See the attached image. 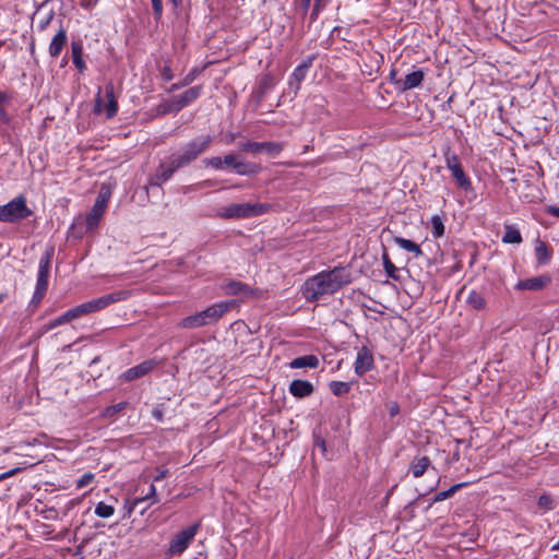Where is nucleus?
<instances>
[{
	"label": "nucleus",
	"instance_id": "obj_1",
	"mask_svg": "<svg viewBox=\"0 0 559 559\" xmlns=\"http://www.w3.org/2000/svg\"><path fill=\"white\" fill-rule=\"evenodd\" d=\"M350 282V272L346 267L335 266L307 278L301 286V294L307 301L313 302L336 293Z\"/></svg>",
	"mask_w": 559,
	"mask_h": 559
},
{
	"label": "nucleus",
	"instance_id": "obj_36",
	"mask_svg": "<svg viewBox=\"0 0 559 559\" xmlns=\"http://www.w3.org/2000/svg\"><path fill=\"white\" fill-rule=\"evenodd\" d=\"M115 513V508L105 502H98L95 507V514L99 518H110Z\"/></svg>",
	"mask_w": 559,
	"mask_h": 559
},
{
	"label": "nucleus",
	"instance_id": "obj_60",
	"mask_svg": "<svg viewBox=\"0 0 559 559\" xmlns=\"http://www.w3.org/2000/svg\"><path fill=\"white\" fill-rule=\"evenodd\" d=\"M5 294H0V304L4 300Z\"/></svg>",
	"mask_w": 559,
	"mask_h": 559
},
{
	"label": "nucleus",
	"instance_id": "obj_21",
	"mask_svg": "<svg viewBox=\"0 0 559 559\" xmlns=\"http://www.w3.org/2000/svg\"><path fill=\"white\" fill-rule=\"evenodd\" d=\"M431 462L427 456H415L409 464V472L415 478L421 477L430 467Z\"/></svg>",
	"mask_w": 559,
	"mask_h": 559
},
{
	"label": "nucleus",
	"instance_id": "obj_52",
	"mask_svg": "<svg viewBox=\"0 0 559 559\" xmlns=\"http://www.w3.org/2000/svg\"><path fill=\"white\" fill-rule=\"evenodd\" d=\"M399 411H400V408H399V405L396 403H392L390 405V407H389V413H390L391 416L397 415Z\"/></svg>",
	"mask_w": 559,
	"mask_h": 559
},
{
	"label": "nucleus",
	"instance_id": "obj_15",
	"mask_svg": "<svg viewBox=\"0 0 559 559\" xmlns=\"http://www.w3.org/2000/svg\"><path fill=\"white\" fill-rule=\"evenodd\" d=\"M229 302H221L201 311L206 325L216 322L226 311L229 310Z\"/></svg>",
	"mask_w": 559,
	"mask_h": 559
},
{
	"label": "nucleus",
	"instance_id": "obj_31",
	"mask_svg": "<svg viewBox=\"0 0 559 559\" xmlns=\"http://www.w3.org/2000/svg\"><path fill=\"white\" fill-rule=\"evenodd\" d=\"M504 243H521L522 236L518 228L507 225L504 227V235L502 237Z\"/></svg>",
	"mask_w": 559,
	"mask_h": 559
},
{
	"label": "nucleus",
	"instance_id": "obj_47",
	"mask_svg": "<svg viewBox=\"0 0 559 559\" xmlns=\"http://www.w3.org/2000/svg\"><path fill=\"white\" fill-rule=\"evenodd\" d=\"M152 1V7H153V11H154V14L156 17H160L162 13H163V2L162 0H151Z\"/></svg>",
	"mask_w": 559,
	"mask_h": 559
},
{
	"label": "nucleus",
	"instance_id": "obj_6",
	"mask_svg": "<svg viewBox=\"0 0 559 559\" xmlns=\"http://www.w3.org/2000/svg\"><path fill=\"white\" fill-rule=\"evenodd\" d=\"M199 531V524H193L174 536V538L169 543L168 552L170 555H180L182 554L193 540L194 536Z\"/></svg>",
	"mask_w": 559,
	"mask_h": 559
},
{
	"label": "nucleus",
	"instance_id": "obj_7",
	"mask_svg": "<svg viewBox=\"0 0 559 559\" xmlns=\"http://www.w3.org/2000/svg\"><path fill=\"white\" fill-rule=\"evenodd\" d=\"M130 292L129 290H120V292H115V293H111V294H108V295H104L99 298H96V299H93V300H90L87 302H84L83 306L86 310V313H92V312H96V311H99V310H103L105 308H107L109 305L111 304H115V302H118V301H122V300H127L129 297H130Z\"/></svg>",
	"mask_w": 559,
	"mask_h": 559
},
{
	"label": "nucleus",
	"instance_id": "obj_19",
	"mask_svg": "<svg viewBox=\"0 0 559 559\" xmlns=\"http://www.w3.org/2000/svg\"><path fill=\"white\" fill-rule=\"evenodd\" d=\"M146 501H150V506L155 504L158 501L157 495H156V488L153 484L150 486V490L145 496L135 498L131 502H127L126 508H127L128 514H131L133 512V510L139 504L146 502Z\"/></svg>",
	"mask_w": 559,
	"mask_h": 559
},
{
	"label": "nucleus",
	"instance_id": "obj_53",
	"mask_svg": "<svg viewBox=\"0 0 559 559\" xmlns=\"http://www.w3.org/2000/svg\"><path fill=\"white\" fill-rule=\"evenodd\" d=\"M153 416H154V418H156L159 421L163 419V413L159 409H154L153 411Z\"/></svg>",
	"mask_w": 559,
	"mask_h": 559
},
{
	"label": "nucleus",
	"instance_id": "obj_14",
	"mask_svg": "<svg viewBox=\"0 0 559 559\" xmlns=\"http://www.w3.org/2000/svg\"><path fill=\"white\" fill-rule=\"evenodd\" d=\"M549 283L550 278L548 276H536L520 281L515 285V288L519 290H540L544 287H546Z\"/></svg>",
	"mask_w": 559,
	"mask_h": 559
},
{
	"label": "nucleus",
	"instance_id": "obj_61",
	"mask_svg": "<svg viewBox=\"0 0 559 559\" xmlns=\"http://www.w3.org/2000/svg\"><path fill=\"white\" fill-rule=\"evenodd\" d=\"M391 75H392V78H395V72H394V71H392V72H391Z\"/></svg>",
	"mask_w": 559,
	"mask_h": 559
},
{
	"label": "nucleus",
	"instance_id": "obj_44",
	"mask_svg": "<svg viewBox=\"0 0 559 559\" xmlns=\"http://www.w3.org/2000/svg\"><path fill=\"white\" fill-rule=\"evenodd\" d=\"M70 312L73 320L87 314L83 304L70 309Z\"/></svg>",
	"mask_w": 559,
	"mask_h": 559
},
{
	"label": "nucleus",
	"instance_id": "obj_51",
	"mask_svg": "<svg viewBox=\"0 0 559 559\" xmlns=\"http://www.w3.org/2000/svg\"><path fill=\"white\" fill-rule=\"evenodd\" d=\"M20 471H21V468H20V467H16V468H12V469H10V471H8V472H5V473H2V474L0 475V480L7 479V478H9V477H11V476L15 475V474H16V473H19Z\"/></svg>",
	"mask_w": 559,
	"mask_h": 559
},
{
	"label": "nucleus",
	"instance_id": "obj_32",
	"mask_svg": "<svg viewBox=\"0 0 559 559\" xmlns=\"http://www.w3.org/2000/svg\"><path fill=\"white\" fill-rule=\"evenodd\" d=\"M329 386L334 395L341 396L350 391L352 383L343 382V381H332V382H330Z\"/></svg>",
	"mask_w": 559,
	"mask_h": 559
},
{
	"label": "nucleus",
	"instance_id": "obj_3",
	"mask_svg": "<svg viewBox=\"0 0 559 559\" xmlns=\"http://www.w3.org/2000/svg\"><path fill=\"white\" fill-rule=\"evenodd\" d=\"M52 255L53 249L50 248L49 250H46L45 253L40 257L38 264L37 282L33 297L29 301V307H33L34 309H36L40 305L48 289L49 272Z\"/></svg>",
	"mask_w": 559,
	"mask_h": 559
},
{
	"label": "nucleus",
	"instance_id": "obj_8",
	"mask_svg": "<svg viewBox=\"0 0 559 559\" xmlns=\"http://www.w3.org/2000/svg\"><path fill=\"white\" fill-rule=\"evenodd\" d=\"M180 168H182V166L174 157V155H171L167 163H162L158 166L155 176L150 180V185L159 187L163 182L167 181L174 175V173H176Z\"/></svg>",
	"mask_w": 559,
	"mask_h": 559
},
{
	"label": "nucleus",
	"instance_id": "obj_23",
	"mask_svg": "<svg viewBox=\"0 0 559 559\" xmlns=\"http://www.w3.org/2000/svg\"><path fill=\"white\" fill-rule=\"evenodd\" d=\"M106 103H105V112L106 118L110 119L112 118L117 111H118V104L115 98L114 87L112 85H109L106 87V94H105Z\"/></svg>",
	"mask_w": 559,
	"mask_h": 559
},
{
	"label": "nucleus",
	"instance_id": "obj_49",
	"mask_svg": "<svg viewBox=\"0 0 559 559\" xmlns=\"http://www.w3.org/2000/svg\"><path fill=\"white\" fill-rule=\"evenodd\" d=\"M162 78H163V80H165V81H170V80H173V78H174V73H173L171 69H170L168 66H165V67L162 69Z\"/></svg>",
	"mask_w": 559,
	"mask_h": 559
},
{
	"label": "nucleus",
	"instance_id": "obj_55",
	"mask_svg": "<svg viewBox=\"0 0 559 559\" xmlns=\"http://www.w3.org/2000/svg\"><path fill=\"white\" fill-rule=\"evenodd\" d=\"M8 99V95L3 92H0V104L4 103Z\"/></svg>",
	"mask_w": 559,
	"mask_h": 559
},
{
	"label": "nucleus",
	"instance_id": "obj_43",
	"mask_svg": "<svg viewBox=\"0 0 559 559\" xmlns=\"http://www.w3.org/2000/svg\"><path fill=\"white\" fill-rule=\"evenodd\" d=\"M105 110V100L100 95V90L98 91V94L95 98V105H94V112L96 115L103 114Z\"/></svg>",
	"mask_w": 559,
	"mask_h": 559
},
{
	"label": "nucleus",
	"instance_id": "obj_39",
	"mask_svg": "<svg viewBox=\"0 0 559 559\" xmlns=\"http://www.w3.org/2000/svg\"><path fill=\"white\" fill-rule=\"evenodd\" d=\"M73 319H72L71 312H70V310H68L67 312H64L63 314H61L60 317H58L57 319L51 321L49 324H47L46 331H49V330L55 329V328H57L59 325L69 323Z\"/></svg>",
	"mask_w": 559,
	"mask_h": 559
},
{
	"label": "nucleus",
	"instance_id": "obj_5",
	"mask_svg": "<svg viewBox=\"0 0 559 559\" xmlns=\"http://www.w3.org/2000/svg\"><path fill=\"white\" fill-rule=\"evenodd\" d=\"M33 211L26 204V198L19 195L4 205H0V222L15 223L29 217Z\"/></svg>",
	"mask_w": 559,
	"mask_h": 559
},
{
	"label": "nucleus",
	"instance_id": "obj_24",
	"mask_svg": "<svg viewBox=\"0 0 559 559\" xmlns=\"http://www.w3.org/2000/svg\"><path fill=\"white\" fill-rule=\"evenodd\" d=\"M466 304L475 310H484L486 308L487 301L484 295L475 289L469 290L466 297Z\"/></svg>",
	"mask_w": 559,
	"mask_h": 559
},
{
	"label": "nucleus",
	"instance_id": "obj_42",
	"mask_svg": "<svg viewBox=\"0 0 559 559\" xmlns=\"http://www.w3.org/2000/svg\"><path fill=\"white\" fill-rule=\"evenodd\" d=\"M204 164H205V166L212 167L214 169H223V167H224L223 158H221L218 156H214V157L204 159Z\"/></svg>",
	"mask_w": 559,
	"mask_h": 559
},
{
	"label": "nucleus",
	"instance_id": "obj_12",
	"mask_svg": "<svg viewBox=\"0 0 559 559\" xmlns=\"http://www.w3.org/2000/svg\"><path fill=\"white\" fill-rule=\"evenodd\" d=\"M155 366H156V362L154 360H152V359L145 360V361L126 370L121 374L120 378L126 382L133 381V380L142 378L145 374H147L148 372H151Z\"/></svg>",
	"mask_w": 559,
	"mask_h": 559
},
{
	"label": "nucleus",
	"instance_id": "obj_25",
	"mask_svg": "<svg viewBox=\"0 0 559 559\" xmlns=\"http://www.w3.org/2000/svg\"><path fill=\"white\" fill-rule=\"evenodd\" d=\"M535 257L539 265H545L550 261L551 250L544 241L537 240L535 246Z\"/></svg>",
	"mask_w": 559,
	"mask_h": 559
},
{
	"label": "nucleus",
	"instance_id": "obj_62",
	"mask_svg": "<svg viewBox=\"0 0 559 559\" xmlns=\"http://www.w3.org/2000/svg\"><path fill=\"white\" fill-rule=\"evenodd\" d=\"M391 75H392V78H395V72H394V71H392V72H391Z\"/></svg>",
	"mask_w": 559,
	"mask_h": 559
},
{
	"label": "nucleus",
	"instance_id": "obj_34",
	"mask_svg": "<svg viewBox=\"0 0 559 559\" xmlns=\"http://www.w3.org/2000/svg\"><path fill=\"white\" fill-rule=\"evenodd\" d=\"M466 485H467L466 483L455 484L452 487H450L448 490L438 492L435 496L433 501L435 502L443 501V500L452 497L457 490H460L461 488H463Z\"/></svg>",
	"mask_w": 559,
	"mask_h": 559
},
{
	"label": "nucleus",
	"instance_id": "obj_37",
	"mask_svg": "<svg viewBox=\"0 0 559 559\" xmlns=\"http://www.w3.org/2000/svg\"><path fill=\"white\" fill-rule=\"evenodd\" d=\"M444 159H445L447 168L450 171L462 166L457 155L455 153L451 152L450 148H448L447 152L444 153Z\"/></svg>",
	"mask_w": 559,
	"mask_h": 559
},
{
	"label": "nucleus",
	"instance_id": "obj_38",
	"mask_svg": "<svg viewBox=\"0 0 559 559\" xmlns=\"http://www.w3.org/2000/svg\"><path fill=\"white\" fill-rule=\"evenodd\" d=\"M537 504L544 511H550L557 506L555 499L549 495H542L538 498Z\"/></svg>",
	"mask_w": 559,
	"mask_h": 559
},
{
	"label": "nucleus",
	"instance_id": "obj_56",
	"mask_svg": "<svg viewBox=\"0 0 559 559\" xmlns=\"http://www.w3.org/2000/svg\"><path fill=\"white\" fill-rule=\"evenodd\" d=\"M180 87H183V86L181 85V83H176V84H174V85L171 86L170 91H175V90H178V88H180Z\"/></svg>",
	"mask_w": 559,
	"mask_h": 559
},
{
	"label": "nucleus",
	"instance_id": "obj_27",
	"mask_svg": "<svg viewBox=\"0 0 559 559\" xmlns=\"http://www.w3.org/2000/svg\"><path fill=\"white\" fill-rule=\"evenodd\" d=\"M451 174H452L453 178L455 179L456 185H457L459 188H461L463 190H471L472 189V181L468 178V176L465 174V171H464L462 166L451 170Z\"/></svg>",
	"mask_w": 559,
	"mask_h": 559
},
{
	"label": "nucleus",
	"instance_id": "obj_2",
	"mask_svg": "<svg viewBox=\"0 0 559 559\" xmlns=\"http://www.w3.org/2000/svg\"><path fill=\"white\" fill-rule=\"evenodd\" d=\"M271 210L269 203H231L219 209L217 215L224 219H245L264 215Z\"/></svg>",
	"mask_w": 559,
	"mask_h": 559
},
{
	"label": "nucleus",
	"instance_id": "obj_26",
	"mask_svg": "<svg viewBox=\"0 0 559 559\" xmlns=\"http://www.w3.org/2000/svg\"><path fill=\"white\" fill-rule=\"evenodd\" d=\"M204 325H206V323L202 312L186 317L178 323V326L182 329H195Z\"/></svg>",
	"mask_w": 559,
	"mask_h": 559
},
{
	"label": "nucleus",
	"instance_id": "obj_33",
	"mask_svg": "<svg viewBox=\"0 0 559 559\" xmlns=\"http://www.w3.org/2000/svg\"><path fill=\"white\" fill-rule=\"evenodd\" d=\"M72 60L74 66L79 70L85 69V63L82 59V46L81 44L72 43Z\"/></svg>",
	"mask_w": 559,
	"mask_h": 559
},
{
	"label": "nucleus",
	"instance_id": "obj_48",
	"mask_svg": "<svg viewBox=\"0 0 559 559\" xmlns=\"http://www.w3.org/2000/svg\"><path fill=\"white\" fill-rule=\"evenodd\" d=\"M198 75V70L197 69H193L191 72H189L182 80L181 82V85L182 86H187L189 85L190 83H192L194 81V79L197 78Z\"/></svg>",
	"mask_w": 559,
	"mask_h": 559
},
{
	"label": "nucleus",
	"instance_id": "obj_18",
	"mask_svg": "<svg viewBox=\"0 0 559 559\" xmlns=\"http://www.w3.org/2000/svg\"><path fill=\"white\" fill-rule=\"evenodd\" d=\"M313 60H314V57H309L301 64H299L297 68H295L294 72L292 74L290 84H294V82H296V90L300 88V84L307 76L309 69L312 66Z\"/></svg>",
	"mask_w": 559,
	"mask_h": 559
},
{
	"label": "nucleus",
	"instance_id": "obj_29",
	"mask_svg": "<svg viewBox=\"0 0 559 559\" xmlns=\"http://www.w3.org/2000/svg\"><path fill=\"white\" fill-rule=\"evenodd\" d=\"M394 241L400 248L414 253L415 257L423 255V251L416 242H414L409 239L402 238V237H395Z\"/></svg>",
	"mask_w": 559,
	"mask_h": 559
},
{
	"label": "nucleus",
	"instance_id": "obj_13",
	"mask_svg": "<svg viewBox=\"0 0 559 559\" xmlns=\"http://www.w3.org/2000/svg\"><path fill=\"white\" fill-rule=\"evenodd\" d=\"M201 94L200 86H193L185 91L182 94L171 98L175 109L178 111L193 103Z\"/></svg>",
	"mask_w": 559,
	"mask_h": 559
},
{
	"label": "nucleus",
	"instance_id": "obj_46",
	"mask_svg": "<svg viewBox=\"0 0 559 559\" xmlns=\"http://www.w3.org/2000/svg\"><path fill=\"white\" fill-rule=\"evenodd\" d=\"M224 166L233 167L235 170V165H237L238 158L235 154H228L223 158Z\"/></svg>",
	"mask_w": 559,
	"mask_h": 559
},
{
	"label": "nucleus",
	"instance_id": "obj_20",
	"mask_svg": "<svg viewBox=\"0 0 559 559\" xmlns=\"http://www.w3.org/2000/svg\"><path fill=\"white\" fill-rule=\"evenodd\" d=\"M66 44H67V33L63 28H60L50 41V45H49L50 57L57 58L61 53Z\"/></svg>",
	"mask_w": 559,
	"mask_h": 559
},
{
	"label": "nucleus",
	"instance_id": "obj_45",
	"mask_svg": "<svg viewBox=\"0 0 559 559\" xmlns=\"http://www.w3.org/2000/svg\"><path fill=\"white\" fill-rule=\"evenodd\" d=\"M94 479V475L88 473V474H84L79 480H78V484H76V487L78 488H83L85 486H88L92 480Z\"/></svg>",
	"mask_w": 559,
	"mask_h": 559
},
{
	"label": "nucleus",
	"instance_id": "obj_35",
	"mask_svg": "<svg viewBox=\"0 0 559 559\" xmlns=\"http://www.w3.org/2000/svg\"><path fill=\"white\" fill-rule=\"evenodd\" d=\"M431 233L435 238H441L444 235V224L439 215L431 217Z\"/></svg>",
	"mask_w": 559,
	"mask_h": 559
},
{
	"label": "nucleus",
	"instance_id": "obj_28",
	"mask_svg": "<svg viewBox=\"0 0 559 559\" xmlns=\"http://www.w3.org/2000/svg\"><path fill=\"white\" fill-rule=\"evenodd\" d=\"M225 290L228 295H250L252 293V289L248 285L237 281H230L227 283L225 285Z\"/></svg>",
	"mask_w": 559,
	"mask_h": 559
},
{
	"label": "nucleus",
	"instance_id": "obj_50",
	"mask_svg": "<svg viewBox=\"0 0 559 559\" xmlns=\"http://www.w3.org/2000/svg\"><path fill=\"white\" fill-rule=\"evenodd\" d=\"M168 475L167 468H157V475L154 477V481H159L164 478H166Z\"/></svg>",
	"mask_w": 559,
	"mask_h": 559
},
{
	"label": "nucleus",
	"instance_id": "obj_58",
	"mask_svg": "<svg viewBox=\"0 0 559 559\" xmlns=\"http://www.w3.org/2000/svg\"><path fill=\"white\" fill-rule=\"evenodd\" d=\"M323 451L325 450V442L323 440L318 441L317 443Z\"/></svg>",
	"mask_w": 559,
	"mask_h": 559
},
{
	"label": "nucleus",
	"instance_id": "obj_30",
	"mask_svg": "<svg viewBox=\"0 0 559 559\" xmlns=\"http://www.w3.org/2000/svg\"><path fill=\"white\" fill-rule=\"evenodd\" d=\"M261 167L258 164L254 163H245V162H237V165H235V171L238 175L246 176V175H254L260 173Z\"/></svg>",
	"mask_w": 559,
	"mask_h": 559
},
{
	"label": "nucleus",
	"instance_id": "obj_17",
	"mask_svg": "<svg viewBox=\"0 0 559 559\" xmlns=\"http://www.w3.org/2000/svg\"><path fill=\"white\" fill-rule=\"evenodd\" d=\"M425 78L423 70H416L405 75L404 80L396 81L402 91L413 90L418 87Z\"/></svg>",
	"mask_w": 559,
	"mask_h": 559
},
{
	"label": "nucleus",
	"instance_id": "obj_11",
	"mask_svg": "<svg viewBox=\"0 0 559 559\" xmlns=\"http://www.w3.org/2000/svg\"><path fill=\"white\" fill-rule=\"evenodd\" d=\"M374 367V359L372 352L367 347L362 346L358 349L356 360L354 364L355 373L359 377L366 372L372 370Z\"/></svg>",
	"mask_w": 559,
	"mask_h": 559
},
{
	"label": "nucleus",
	"instance_id": "obj_59",
	"mask_svg": "<svg viewBox=\"0 0 559 559\" xmlns=\"http://www.w3.org/2000/svg\"><path fill=\"white\" fill-rule=\"evenodd\" d=\"M552 550H559V539H558V543L552 546Z\"/></svg>",
	"mask_w": 559,
	"mask_h": 559
},
{
	"label": "nucleus",
	"instance_id": "obj_10",
	"mask_svg": "<svg viewBox=\"0 0 559 559\" xmlns=\"http://www.w3.org/2000/svg\"><path fill=\"white\" fill-rule=\"evenodd\" d=\"M241 151L249 152V153H259V152H265L266 154L271 156L278 155L283 148L284 145L280 142H246L240 145Z\"/></svg>",
	"mask_w": 559,
	"mask_h": 559
},
{
	"label": "nucleus",
	"instance_id": "obj_4",
	"mask_svg": "<svg viewBox=\"0 0 559 559\" xmlns=\"http://www.w3.org/2000/svg\"><path fill=\"white\" fill-rule=\"evenodd\" d=\"M212 142L213 138L210 134L200 135L188 142L179 153L173 155L182 167H186L207 151Z\"/></svg>",
	"mask_w": 559,
	"mask_h": 559
},
{
	"label": "nucleus",
	"instance_id": "obj_9",
	"mask_svg": "<svg viewBox=\"0 0 559 559\" xmlns=\"http://www.w3.org/2000/svg\"><path fill=\"white\" fill-rule=\"evenodd\" d=\"M108 199H109V192L100 191L98 193V197H97L91 212L86 216V227L88 229H93L98 225L102 216L105 213Z\"/></svg>",
	"mask_w": 559,
	"mask_h": 559
},
{
	"label": "nucleus",
	"instance_id": "obj_22",
	"mask_svg": "<svg viewBox=\"0 0 559 559\" xmlns=\"http://www.w3.org/2000/svg\"><path fill=\"white\" fill-rule=\"evenodd\" d=\"M320 360L316 355H305L293 359L289 362L292 369L310 368L316 369L319 367Z\"/></svg>",
	"mask_w": 559,
	"mask_h": 559
},
{
	"label": "nucleus",
	"instance_id": "obj_57",
	"mask_svg": "<svg viewBox=\"0 0 559 559\" xmlns=\"http://www.w3.org/2000/svg\"><path fill=\"white\" fill-rule=\"evenodd\" d=\"M555 216L559 217V207H552L550 211Z\"/></svg>",
	"mask_w": 559,
	"mask_h": 559
},
{
	"label": "nucleus",
	"instance_id": "obj_54",
	"mask_svg": "<svg viewBox=\"0 0 559 559\" xmlns=\"http://www.w3.org/2000/svg\"><path fill=\"white\" fill-rule=\"evenodd\" d=\"M0 119L3 121H8V115L3 107L0 106Z\"/></svg>",
	"mask_w": 559,
	"mask_h": 559
},
{
	"label": "nucleus",
	"instance_id": "obj_16",
	"mask_svg": "<svg viewBox=\"0 0 559 559\" xmlns=\"http://www.w3.org/2000/svg\"><path fill=\"white\" fill-rule=\"evenodd\" d=\"M289 392L298 399L309 396L313 392V385L307 380H294L289 384Z\"/></svg>",
	"mask_w": 559,
	"mask_h": 559
},
{
	"label": "nucleus",
	"instance_id": "obj_63",
	"mask_svg": "<svg viewBox=\"0 0 559 559\" xmlns=\"http://www.w3.org/2000/svg\"><path fill=\"white\" fill-rule=\"evenodd\" d=\"M306 2V4H309L310 0H304Z\"/></svg>",
	"mask_w": 559,
	"mask_h": 559
},
{
	"label": "nucleus",
	"instance_id": "obj_40",
	"mask_svg": "<svg viewBox=\"0 0 559 559\" xmlns=\"http://www.w3.org/2000/svg\"><path fill=\"white\" fill-rule=\"evenodd\" d=\"M171 112H178L177 109H175V105L171 99L164 102L158 106V114L160 115H167Z\"/></svg>",
	"mask_w": 559,
	"mask_h": 559
},
{
	"label": "nucleus",
	"instance_id": "obj_41",
	"mask_svg": "<svg viewBox=\"0 0 559 559\" xmlns=\"http://www.w3.org/2000/svg\"><path fill=\"white\" fill-rule=\"evenodd\" d=\"M383 266H384V270L386 272V274L392 277V278H396L395 276V272H396V267L395 265L390 261L388 254H383Z\"/></svg>",
	"mask_w": 559,
	"mask_h": 559
}]
</instances>
